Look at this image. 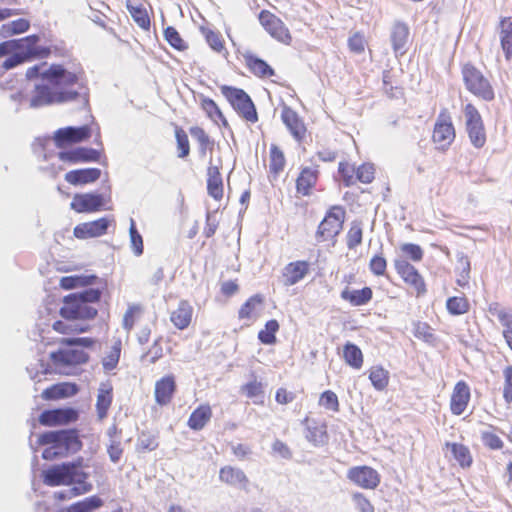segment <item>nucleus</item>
I'll return each instance as SVG.
<instances>
[{
    "mask_svg": "<svg viewBox=\"0 0 512 512\" xmlns=\"http://www.w3.org/2000/svg\"><path fill=\"white\" fill-rule=\"evenodd\" d=\"M42 66H44V64L28 68L26 71V77L31 80L41 76L43 80L54 86H73L79 82L84 74L82 69L77 72H72L66 70L60 64H53L47 70L41 72L40 70Z\"/></svg>",
    "mask_w": 512,
    "mask_h": 512,
    "instance_id": "9",
    "label": "nucleus"
},
{
    "mask_svg": "<svg viewBox=\"0 0 512 512\" xmlns=\"http://www.w3.org/2000/svg\"><path fill=\"white\" fill-rule=\"evenodd\" d=\"M92 134H95V142L102 146L100 128L97 124H85L82 126H67L57 129L53 133L54 146L59 150L58 159L68 165H76L81 163L99 162L102 151L73 145L88 140Z\"/></svg>",
    "mask_w": 512,
    "mask_h": 512,
    "instance_id": "1",
    "label": "nucleus"
},
{
    "mask_svg": "<svg viewBox=\"0 0 512 512\" xmlns=\"http://www.w3.org/2000/svg\"><path fill=\"white\" fill-rule=\"evenodd\" d=\"M70 86L37 85L30 99V106L34 108L60 104L76 100L80 93L70 89Z\"/></svg>",
    "mask_w": 512,
    "mask_h": 512,
    "instance_id": "8",
    "label": "nucleus"
},
{
    "mask_svg": "<svg viewBox=\"0 0 512 512\" xmlns=\"http://www.w3.org/2000/svg\"><path fill=\"white\" fill-rule=\"evenodd\" d=\"M498 32L505 59L510 61L512 60V16L500 18Z\"/></svg>",
    "mask_w": 512,
    "mask_h": 512,
    "instance_id": "37",
    "label": "nucleus"
},
{
    "mask_svg": "<svg viewBox=\"0 0 512 512\" xmlns=\"http://www.w3.org/2000/svg\"><path fill=\"white\" fill-rule=\"evenodd\" d=\"M471 400V390L469 385L460 380L456 382L450 396V411L455 416L462 415L468 408Z\"/></svg>",
    "mask_w": 512,
    "mask_h": 512,
    "instance_id": "21",
    "label": "nucleus"
},
{
    "mask_svg": "<svg viewBox=\"0 0 512 512\" xmlns=\"http://www.w3.org/2000/svg\"><path fill=\"white\" fill-rule=\"evenodd\" d=\"M456 138V129L452 121V116L447 108L440 110L434 123L432 132V142L435 148L440 151H447Z\"/></svg>",
    "mask_w": 512,
    "mask_h": 512,
    "instance_id": "10",
    "label": "nucleus"
},
{
    "mask_svg": "<svg viewBox=\"0 0 512 512\" xmlns=\"http://www.w3.org/2000/svg\"><path fill=\"white\" fill-rule=\"evenodd\" d=\"M219 89L222 96L242 120L250 124L258 122L256 106L244 89L226 84L220 85Z\"/></svg>",
    "mask_w": 512,
    "mask_h": 512,
    "instance_id": "6",
    "label": "nucleus"
},
{
    "mask_svg": "<svg viewBox=\"0 0 512 512\" xmlns=\"http://www.w3.org/2000/svg\"><path fill=\"white\" fill-rule=\"evenodd\" d=\"M346 211L341 205H334L326 212L316 231L318 241L333 240L342 230Z\"/></svg>",
    "mask_w": 512,
    "mask_h": 512,
    "instance_id": "13",
    "label": "nucleus"
},
{
    "mask_svg": "<svg viewBox=\"0 0 512 512\" xmlns=\"http://www.w3.org/2000/svg\"><path fill=\"white\" fill-rule=\"evenodd\" d=\"M268 171L274 178H278L286 166V158L283 150L277 144L272 143L269 148Z\"/></svg>",
    "mask_w": 512,
    "mask_h": 512,
    "instance_id": "40",
    "label": "nucleus"
},
{
    "mask_svg": "<svg viewBox=\"0 0 512 512\" xmlns=\"http://www.w3.org/2000/svg\"><path fill=\"white\" fill-rule=\"evenodd\" d=\"M240 392L246 398L251 399L257 405L264 404L265 390L262 381L258 380L257 377L244 383L240 387Z\"/></svg>",
    "mask_w": 512,
    "mask_h": 512,
    "instance_id": "41",
    "label": "nucleus"
},
{
    "mask_svg": "<svg viewBox=\"0 0 512 512\" xmlns=\"http://www.w3.org/2000/svg\"><path fill=\"white\" fill-rule=\"evenodd\" d=\"M52 328L57 333L63 335L81 334L89 331V325H71L62 320H57L53 323Z\"/></svg>",
    "mask_w": 512,
    "mask_h": 512,
    "instance_id": "59",
    "label": "nucleus"
},
{
    "mask_svg": "<svg viewBox=\"0 0 512 512\" xmlns=\"http://www.w3.org/2000/svg\"><path fill=\"white\" fill-rule=\"evenodd\" d=\"M194 309L188 300H181L176 309L170 313V321L179 330L189 327L193 319Z\"/></svg>",
    "mask_w": 512,
    "mask_h": 512,
    "instance_id": "34",
    "label": "nucleus"
},
{
    "mask_svg": "<svg viewBox=\"0 0 512 512\" xmlns=\"http://www.w3.org/2000/svg\"><path fill=\"white\" fill-rule=\"evenodd\" d=\"M462 79L467 91L486 102L495 99V91L489 79L473 63L467 62L461 67Z\"/></svg>",
    "mask_w": 512,
    "mask_h": 512,
    "instance_id": "7",
    "label": "nucleus"
},
{
    "mask_svg": "<svg viewBox=\"0 0 512 512\" xmlns=\"http://www.w3.org/2000/svg\"><path fill=\"white\" fill-rule=\"evenodd\" d=\"M340 297L343 301L349 303L353 307L364 306L372 300L373 290L369 286L356 290L345 286L340 293Z\"/></svg>",
    "mask_w": 512,
    "mask_h": 512,
    "instance_id": "32",
    "label": "nucleus"
},
{
    "mask_svg": "<svg viewBox=\"0 0 512 512\" xmlns=\"http://www.w3.org/2000/svg\"><path fill=\"white\" fill-rule=\"evenodd\" d=\"M213 417V410L209 403L199 404L189 415L187 426L193 431L203 430Z\"/></svg>",
    "mask_w": 512,
    "mask_h": 512,
    "instance_id": "28",
    "label": "nucleus"
},
{
    "mask_svg": "<svg viewBox=\"0 0 512 512\" xmlns=\"http://www.w3.org/2000/svg\"><path fill=\"white\" fill-rule=\"evenodd\" d=\"M490 428L492 430L481 432L482 443L490 450H501L504 447V442L495 432L498 428L493 425H490Z\"/></svg>",
    "mask_w": 512,
    "mask_h": 512,
    "instance_id": "57",
    "label": "nucleus"
},
{
    "mask_svg": "<svg viewBox=\"0 0 512 512\" xmlns=\"http://www.w3.org/2000/svg\"><path fill=\"white\" fill-rule=\"evenodd\" d=\"M199 106L206 117L214 124L224 128L229 127V123L219 105L212 99L204 95L199 96Z\"/></svg>",
    "mask_w": 512,
    "mask_h": 512,
    "instance_id": "33",
    "label": "nucleus"
},
{
    "mask_svg": "<svg viewBox=\"0 0 512 512\" xmlns=\"http://www.w3.org/2000/svg\"><path fill=\"white\" fill-rule=\"evenodd\" d=\"M264 298L260 294L249 297L240 307L238 318L240 320H254L257 318L259 308L263 304Z\"/></svg>",
    "mask_w": 512,
    "mask_h": 512,
    "instance_id": "43",
    "label": "nucleus"
},
{
    "mask_svg": "<svg viewBox=\"0 0 512 512\" xmlns=\"http://www.w3.org/2000/svg\"><path fill=\"white\" fill-rule=\"evenodd\" d=\"M279 329L280 325L276 319L267 321L264 328L258 332L259 341L265 345H274L277 341L276 334Z\"/></svg>",
    "mask_w": 512,
    "mask_h": 512,
    "instance_id": "52",
    "label": "nucleus"
},
{
    "mask_svg": "<svg viewBox=\"0 0 512 512\" xmlns=\"http://www.w3.org/2000/svg\"><path fill=\"white\" fill-rule=\"evenodd\" d=\"M200 32L203 35L208 46L216 53L222 54L227 52L225 46V40L222 34L218 30L211 29L209 27H200Z\"/></svg>",
    "mask_w": 512,
    "mask_h": 512,
    "instance_id": "46",
    "label": "nucleus"
},
{
    "mask_svg": "<svg viewBox=\"0 0 512 512\" xmlns=\"http://www.w3.org/2000/svg\"><path fill=\"white\" fill-rule=\"evenodd\" d=\"M97 340L93 337H72L59 340L60 348L50 354V360L54 370L59 374L70 375L72 370L86 364L89 361L87 349H92Z\"/></svg>",
    "mask_w": 512,
    "mask_h": 512,
    "instance_id": "2",
    "label": "nucleus"
},
{
    "mask_svg": "<svg viewBox=\"0 0 512 512\" xmlns=\"http://www.w3.org/2000/svg\"><path fill=\"white\" fill-rule=\"evenodd\" d=\"M446 309L452 316H460L470 311L469 299L465 296H452L446 300Z\"/></svg>",
    "mask_w": 512,
    "mask_h": 512,
    "instance_id": "49",
    "label": "nucleus"
},
{
    "mask_svg": "<svg viewBox=\"0 0 512 512\" xmlns=\"http://www.w3.org/2000/svg\"><path fill=\"white\" fill-rule=\"evenodd\" d=\"M387 265V260L381 251L371 257L368 267L374 276L381 277L386 275Z\"/></svg>",
    "mask_w": 512,
    "mask_h": 512,
    "instance_id": "60",
    "label": "nucleus"
},
{
    "mask_svg": "<svg viewBox=\"0 0 512 512\" xmlns=\"http://www.w3.org/2000/svg\"><path fill=\"white\" fill-rule=\"evenodd\" d=\"M339 174L342 178L343 184L350 187L356 184V171L357 168L348 162H340L338 166Z\"/></svg>",
    "mask_w": 512,
    "mask_h": 512,
    "instance_id": "61",
    "label": "nucleus"
},
{
    "mask_svg": "<svg viewBox=\"0 0 512 512\" xmlns=\"http://www.w3.org/2000/svg\"><path fill=\"white\" fill-rule=\"evenodd\" d=\"M347 478L355 486L366 490H375L381 483L380 473L371 466H353L347 471Z\"/></svg>",
    "mask_w": 512,
    "mask_h": 512,
    "instance_id": "16",
    "label": "nucleus"
},
{
    "mask_svg": "<svg viewBox=\"0 0 512 512\" xmlns=\"http://www.w3.org/2000/svg\"><path fill=\"white\" fill-rule=\"evenodd\" d=\"M79 418V412L71 407L56 408L43 411L38 421L41 425L47 427L63 426L76 422Z\"/></svg>",
    "mask_w": 512,
    "mask_h": 512,
    "instance_id": "18",
    "label": "nucleus"
},
{
    "mask_svg": "<svg viewBox=\"0 0 512 512\" xmlns=\"http://www.w3.org/2000/svg\"><path fill=\"white\" fill-rule=\"evenodd\" d=\"M97 280L95 275H71L60 279L59 285L62 289L71 290L93 285Z\"/></svg>",
    "mask_w": 512,
    "mask_h": 512,
    "instance_id": "47",
    "label": "nucleus"
},
{
    "mask_svg": "<svg viewBox=\"0 0 512 512\" xmlns=\"http://www.w3.org/2000/svg\"><path fill=\"white\" fill-rule=\"evenodd\" d=\"M318 404L320 407L333 413L340 411V402L337 394L332 390H325L319 396Z\"/></svg>",
    "mask_w": 512,
    "mask_h": 512,
    "instance_id": "56",
    "label": "nucleus"
},
{
    "mask_svg": "<svg viewBox=\"0 0 512 512\" xmlns=\"http://www.w3.org/2000/svg\"><path fill=\"white\" fill-rule=\"evenodd\" d=\"M342 357L344 362L355 370H360L364 364V355L354 343L347 342L344 344Z\"/></svg>",
    "mask_w": 512,
    "mask_h": 512,
    "instance_id": "44",
    "label": "nucleus"
},
{
    "mask_svg": "<svg viewBox=\"0 0 512 512\" xmlns=\"http://www.w3.org/2000/svg\"><path fill=\"white\" fill-rule=\"evenodd\" d=\"M400 251L406 257L413 262H420L423 259L424 251L420 245L414 243H404L400 246Z\"/></svg>",
    "mask_w": 512,
    "mask_h": 512,
    "instance_id": "62",
    "label": "nucleus"
},
{
    "mask_svg": "<svg viewBox=\"0 0 512 512\" xmlns=\"http://www.w3.org/2000/svg\"><path fill=\"white\" fill-rule=\"evenodd\" d=\"M174 134L177 144V156L179 158H186L190 154V142L186 131L178 125L174 127Z\"/></svg>",
    "mask_w": 512,
    "mask_h": 512,
    "instance_id": "54",
    "label": "nucleus"
},
{
    "mask_svg": "<svg viewBox=\"0 0 512 512\" xmlns=\"http://www.w3.org/2000/svg\"><path fill=\"white\" fill-rule=\"evenodd\" d=\"M258 20L263 29L276 41L291 45L292 35L286 24L274 13L269 10H261Z\"/></svg>",
    "mask_w": 512,
    "mask_h": 512,
    "instance_id": "14",
    "label": "nucleus"
},
{
    "mask_svg": "<svg viewBox=\"0 0 512 512\" xmlns=\"http://www.w3.org/2000/svg\"><path fill=\"white\" fill-rule=\"evenodd\" d=\"M101 176L99 168H82L67 172L64 176L66 182L71 185H86L97 181Z\"/></svg>",
    "mask_w": 512,
    "mask_h": 512,
    "instance_id": "35",
    "label": "nucleus"
},
{
    "mask_svg": "<svg viewBox=\"0 0 512 512\" xmlns=\"http://www.w3.org/2000/svg\"><path fill=\"white\" fill-rule=\"evenodd\" d=\"M219 480L232 487L246 489L249 483L248 477L240 468L225 465L219 470Z\"/></svg>",
    "mask_w": 512,
    "mask_h": 512,
    "instance_id": "29",
    "label": "nucleus"
},
{
    "mask_svg": "<svg viewBox=\"0 0 512 512\" xmlns=\"http://www.w3.org/2000/svg\"><path fill=\"white\" fill-rule=\"evenodd\" d=\"M319 170L313 167H303L296 179V191L302 196H308L315 188Z\"/></svg>",
    "mask_w": 512,
    "mask_h": 512,
    "instance_id": "30",
    "label": "nucleus"
},
{
    "mask_svg": "<svg viewBox=\"0 0 512 512\" xmlns=\"http://www.w3.org/2000/svg\"><path fill=\"white\" fill-rule=\"evenodd\" d=\"M305 438L314 446L326 445L329 441V434L327 431V424L324 421H318L306 417Z\"/></svg>",
    "mask_w": 512,
    "mask_h": 512,
    "instance_id": "26",
    "label": "nucleus"
},
{
    "mask_svg": "<svg viewBox=\"0 0 512 512\" xmlns=\"http://www.w3.org/2000/svg\"><path fill=\"white\" fill-rule=\"evenodd\" d=\"M121 350L122 342L120 339H117L102 359V366L105 371H111L117 367Z\"/></svg>",
    "mask_w": 512,
    "mask_h": 512,
    "instance_id": "53",
    "label": "nucleus"
},
{
    "mask_svg": "<svg viewBox=\"0 0 512 512\" xmlns=\"http://www.w3.org/2000/svg\"><path fill=\"white\" fill-rule=\"evenodd\" d=\"M177 391L176 378L173 374H167L158 379L154 385L155 402L161 406H168L172 403Z\"/></svg>",
    "mask_w": 512,
    "mask_h": 512,
    "instance_id": "20",
    "label": "nucleus"
},
{
    "mask_svg": "<svg viewBox=\"0 0 512 512\" xmlns=\"http://www.w3.org/2000/svg\"><path fill=\"white\" fill-rule=\"evenodd\" d=\"M113 401V386L109 381L100 384L96 400V412L99 420L107 417Z\"/></svg>",
    "mask_w": 512,
    "mask_h": 512,
    "instance_id": "38",
    "label": "nucleus"
},
{
    "mask_svg": "<svg viewBox=\"0 0 512 512\" xmlns=\"http://www.w3.org/2000/svg\"><path fill=\"white\" fill-rule=\"evenodd\" d=\"M103 505V501L98 496H91L78 501L69 507L70 512H90Z\"/></svg>",
    "mask_w": 512,
    "mask_h": 512,
    "instance_id": "58",
    "label": "nucleus"
},
{
    "mask_svg": "<svg viewBox=\"0 0 512 512\" xmlns=\"http://www.w3.org/2000/svg\"><path fill=\"white\" fill-rule=\"evenodd\" d=\"M465 130L469 141L476 149H482L487 143V134L482 116L473 103H467L463 108Z\"/></svg>",
    "mask_w": 512,
    "mask_h": 512,
    "instance_id": "11",
    "label": "nucleus"
},
{
    "mask_svg": "<svg viewBox=\"0 0 512 512\" xmlns=\"http://www.w3.org/2000/svg\"><path fill=\"white\" fill-rule=\"evenodd\" d=\"M281 120L296 141L303 142L305 140L307 127L295 110L284 105L281 109Z\"/></svg>",
    "mask_w": 512,
    "mask_h": 512,
    "instance_id": "22",
    "label": "nucleus"
},
{
    "mask_svg": "<svg viewBox=\"0 0 512 512\" xmlns=\"http://www.w3.org/2000/svg\"><path fill=\"white\" fill-rule=\"evenodd\" d=\"M368 378L375 390L384 391L389 385L390 374L383 366L375 365L369 368Z\"/></svg>",
    "mask_w": 512,
    "mask_h": 512,
    "instance_id": "45",
    "label": "nucleus"
},
{
    "mask_svg": "<svg viewBox=\"0 0 512 512\" xmlns=\"http://www.w3.org/2000/svg\"><path fill=\"white\" fill-rule=\"evenodd\" d=\"M102 296L98 288H89L81 292L64 296L60 307V316L69 321L93 320L98 315V309L94 306Z\"/></svg>",
    "mask_w": 512,
    "mask_h": 512,
    "instance_id": "4",
    "label": "nucleus"
},
{
    "mask_svg": "<svg viewBox=\"0 0 512 512\" xmlns=\"http://www.w3.org/2000/svg\"><path fill=\"white\" fill-rule=\"evenodd\" d=\"M503 375V398L506 403H512V366H506L502 370Z\"/></svg>",
    "mask_w": 512,
    "mask_h": 512,
    "instance_id": "64",
    "label": "nucleus"
},
{
    "mask_svg": "<svg viewBox=\"0 0 512 512\" xmlns=\"http://www.w3.org/2000/svg\"><path fill=\"white\" fill-rule=\"evenodd\" d=\"M488 312L497 318L503 327L502 336L506 341L512 340V310L506 309L498 302L488 305Z\"/></svg>",
    "mask_w": 512,
    "mask_h": 512,
    "instance_id": "31",
    "label": "nucleus"
},
{
    "mask_svg": "<svg viewBox=\"0 0 512 512\" xmlns=\"http://www.w3.org/2000/svg\"><path fill=\"white\" fill-rule=\"evenodd\" d=\"M106 200L98 193H77L73 196L70 208L76 213H94L105 208Z\"/></svg>",
    "mask_w": 512,
    "mask_h": 512,
    "instance_id": "17",
    "label": "nucleus"
},
{
    "mask_svg": "<svg viewBox=\"0 0 512 512\" xmlns=\"http://www.w3.org/2000/svg\"><path fill=\"white\" fill-rule=\"evenodd\" d=\"M310 271L311 263L309 261L296 260L289 262L282 270V282L287 287L293 286L305 279Z\"/></svg>",
    "mask_w": 512,
    "mask_h": 512,
    "instance_id": "23",
    "label": "nucleus"
},
{
    "mask_svg": "<svg viewBox=\"0 0 512 512\" xmlns=\"http://www.w3.org/2000/svg\"><path fill=\"white\" fill-rule=\"evenodd\" d=\"M242 57L245 67L256 78L269 79L275 76L274 68L262 58H259L251 52L243 53Z\"/></svg>",
    "mask_w": 512,
    "mask_h": 512,
    "instance_id": "25",
    "label": "nucleus"
},
{
    "mask_svg": "<svg viewBox=\"0 0 512 512\" xmlns=\"http://www.w3.org/2000/svg\"><path fill=\"white\" fill-rule=\"evenodd\" d=\"M222 161L210 159L207 167V192L216 201H221L224 196V184L221 174Z\"/></svg>",
    "mask_w": 512,
    "mask_h": 512,
    "instance_id": "19",
    "label": "nucleus"
},
{
    "mask_svg": "<svg viewBox=\"0 0 512 512\" xmlns=\"http://www.w3.org/2000/svg\"><path fill=\"white\" fill-rule=\"evenodd\" d=\"M38 444L46 446L42 452V458L45 460H54L77 453L83 446L76 429L44 432L39 435Z\"/></svg>",
    "mask_w": 512,
    "mask_h": 512,
    "instance_id": "5",
    "label": "nucleus"
},
{
    "mask_svg": "<svg viewBox=\"0 0 512 512\" xmlns=\"http://www.w3.org/2000/svg\"><path fill=\"white\" fill-rule=\"evenodd\" d=\"M393 265L397 275L409 287L413 295L419 298L427 293L425 279L413 264L404 258H396Z\"/></svg>",
    "mask_w": 512,
    "mask_h": 512,
    "instance_id": "12",
    "label": "nucleus"
},
{
    "mask_svg": "<svg viewBox=\"0 0 512 512\" xmlns=\"http://www.w3.org/2000/svg\"><path fill=\"white\" fill-rule=\"evenodd\" d=\"M192 137L197 141L198 144V153L202 158H205L208 153H212L214 150L215 142L204 128L200 126H192L189 129Z\"/></svg>",
    "mask_w": 512,
    "mask_h": 512,
    "instance_id": "42",
    "label": "nucleus"
},
{
    "mask_svg": "<svg viewBox=\"0 0 512 512\" xmlns=\"http://www.w3.org/2000/svg\"><path fill=\"white\" fill-rule=\"evenodd\" d=\"M410 40L411 36L408 24L403 21L394 22L390 32V41L395 55L403 56L406 54Z\"/></svg>",
    "mask_w": 512,
    "mask_h": 512,
    "instance_id": "24",
    "label": "nucleus"
},
{
    "mask_svg": "<svg viewBox=\"0 0 512 512\" xmlns=\"http://www.w3.org/2000/svg\"><path fill=\"white\" fill-rule=\"evenodd\" d=\"M349 50L354 54H361L365 51L367 41L362 32L353 33L347 41Z\"/></svg>",
    "mask_w": 512,
    "mask_h": 512,
    "instance_id": "63",
    "label": "nucleus"
},
{
    "mask_svg": "<svg viewBox=\"0 0 512 512\" xmlns=\"http://www.w3.org/2000/svg\"><path fill=\"white\" fill-rule=\"evenodd\" d=\"M126 9L130 13L134 22L144 31H149L151 27V16L153 10L150 8V12L142 2H135L133 0H126Z\"/></svg>",
    "mask_w": 512,
    "mask_h": 512,
    "instance_id": "27",
    "label": "nucleus"
},
{
    "mask_svg": "<svg viewBox=\"0 0 512 512\" xmlns=\"http://www.w3.org/2000/svg\"><path fill=\"white\" fill-rule=\"evenodd\" d=\"M78 387L74 383L62 382L51 385L42 391L41 397L44 400H59L68 397H72L77 394Z\"/></svg>",
    "mask_w": 512,
    "mask_h": 512,
    "instance_id": "39",
    "label": "nucleus"
},
{
    "mask_svg": "<svg viewBox=\"0 0 512 512\" xmlns=\"http://www.w3.org/2000/svg\"><path fill=\"white\" fill-rule=\"evenodd\" d=\"M115 226L114 217L105 216L76 225L73 229V235L80 240L97 238L107 234L109 227L115 228Z\"/></svg>",
    "mask_w": 512,
    "mask_h": 512,
    "instance_id": "15",
    "label": "nucleus"
},
{
    "mask_svg": "<svg viewBox=\"0 0 512 512\" xmlns=\"http://www.w3.org/2000/svg\"><path fill=\"white\" fill-rule=\"evenodd\" d=\"M363 240V224L359 220L351 222L346 234V245L349 250H354L362 244Z\"/></svg>",
    "mask_w": 512,
    "mask_h": 512,
    "instance_id": "51",
    "label": "nucleus"
},
{
    "mask_svg": "<svg viewBox=\"0 0 512 512\" xmlns=\"http://www.w3.org/2000/svg\"><path fill=\"white\" fill-rule=\"evenodd\" d=\"M163 37L167 43L178 52H185L189 49L188 42L181 36L173 26H167L163 30Z\"/></svg>",
    "mask_w": 512,
    "mask_h": 512,
    "instance_id": "50",
    "label": "nucleus"
},
{
    "mask_svg": "<svg viewBox=\"0 0 512 512\" xmlns=\"http://www.w3.org/2000/svg\"><path fill=\"white\" fill-rule=\"evenodd\" d=\"M143 313V307L139 304L129 305L123 316L122 326L130 332Z\"/></svg>",
    "mask_w": 512,
    "mask_h": 512,
    "instance_id": "55",
    "label": "nucleus"
},
{
    "mask_svg": "<svg viewBox=\"0 0 512 512\" xmlns=\"http://www.w3.org/2000/svg\"><path fill=\"white\" fill-rule=\"evenodd\" d=\"M82 468V458L72 462L53 465L43 471V483L50 487L68 486L72 483H77L79 486L70 489V497L85 494L92 490V484L86 481L88 474Z\"/></svg>",
    "mask_w": 512,
    "mask_h": 512,
    "instance_id": "3",
    "label": "nucleus"
},
{
    "mask_svg": "<svg viewBox=\"0 0 512 512\" xmlns=\"http://www.w3.org/2000/svg\"><path fill=\"white\" fill-rule=\"evenodd\" d=\"M455 272L457 275V285L460 287H466L469 283L471 272V263L467 255L463 253L457 254V264Z\"/></svg>",
    "mask_w": 512,
    "mask_h": 512,
    "instance_id": "48",
    "label": "nucleus"
},
{
    "mask_svg": "<svg viewBox=\"0 0 512 512\" xmlns=\"http://www.w3.org/2000/svg\"><path fill=\"white\" fill-rule=\"evenodd\" d=\"M445 448L450 452L453 459L462 469H469L473 464V455L468 446L458 442H446Z\"/></svg>",
    "mask_w": 512,
    "mask_h": 512,
    "instance_id": "36",
    "label": "nucleus"
}]
</instances>
